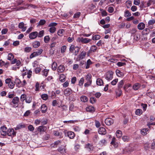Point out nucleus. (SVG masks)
I'll return each instance as SVG.
<instances>
[{
  "label": "nucleus",
  "mask_w": 155,
  "mask_h": 155,
  "mask_svg": "<svg viewBox=\"0 0 155 155\" xmlns=\"http://www.w3.org/2000/svg\"><path fill=\"white\" fill-rule=\"evenodd\" d=\"M118 79H115L113 80L111 82V84L113 85H114L116 84L117 82H118Z\"/></svg>",
  "instance_id": "61"
},
{
  "label": "nucleus",
  "mask_w": 155,
  "mask_h": 155,
  "mask_svg": "<svg viewBox=\"0 0 155 155\" xmlns=\"http://www.w3.org/2000/svg\"><path fill=\"white\" fill-rule=\"evenodd\" d=\"M86 55V52L85 51H83L81 52L80 54L78 55L76 58V61H79L80 60L84 58Z\"/></svg>",
  "instance_id": "4"
},
{
  "label": "nucleus",
  "mask_w": 155,
  "mask_h": 155,
  "mask_svg": "<svg viewBox=\"0 0 155 155\" xmlns=\"http://www.w3.org/2000/svg\"><path fill=\"white\" fill-rule=\"evenodd\" d=\"M56 31L55 27H51L49 29V31L51 33H53Z\"/></svg>",
  "instance_id": "46"
},
{
  "label": "nucleus",
  "mask_w": 155,
  "mask_h": 155,
  "mask_svg": "<svg viewBox=\"0 0 155 155\" xmlns=\"http://www.w3.org/2000/svg\"><path fill=\"white\" fill-rule=\"evenodd\" d=\"M65 70V68L64 65H61L59 66L57 68V71L58 72L61 73L63 72Z\"/></svg>",
  "instance_id": "19"
},
{
  "label": "nucleus",
  "mask_w": 155,
  "mask_h": 155,
  "mask_svg": "<svg viewBox=\"0 0 155 155\" xmlns=\"http://www.w3.org/2000/svg\"><path fill=\"white\" fill-rule=\"evenodd\" d=\"M152 4H155V0H149L147 3V6L149 7Z\"/></svg>",
  "instance_id": "34"
},
{
  "label": "nucleus",
  "mask_w": 155,
  "mask_h": 155,
  "mask_svg": "<svg viewBox=\"0 0 155 155\" xmlns=\"http://www.w3.org/2000/svg\"><path fill=\"white\" fill-rule=\"evenodd\" d=\"M7 134L8 136L13 137L16 135V133L14 132V130L13 129H8L6 133V134Z\"/></svg>",
  "instance_id": "6"
},
{
  "label": "nucleus",
  "mask_w": 155,
  "mask_h": 155,
  "mask_svg": "<svg viewBox=\"0 0 155 155\" xmlns=\"http://www.w3.org/2000/svg\"><path fill=\"white\" fill-rule=\"evenodd\" d=\"M7 127L5 126L1 127V134L3 136H5L6 135L7 132Z\"/></svg>",
  "instance_id": "10"
},
{
  "label": "nucleus",
  "mask_w": 155,
  "mask_h": 155,
  "mask_svg": "<svg viewBox=\"0 0 155 155\" xmlns=\"http://www.w3.org/2000/svg\"><path fill=\"white\" fill-rule=\"evenodd\" d=\"M122 93V92L120 89L118 88L116 91V95L118 97H120Z\"/></svg>",
  "instance_id": "37"
},
{
  "label": "nucleus",
  "mask_w": 155,
  "mask_h": 155,
  "mask_svg": "<svg viewBox=\"0 0 155 155\" xmlns=\"http://www.w3.org/2000/svg\"><path fill=\"white\" fill-rule=\"evenodd\" d=\"M50 40L49 36H45L44 38V41L45 43H48Z\"/></svg>",
  "instance_id": "40"
},
{
  "label": "nucleus",
  "mask_w": 155,
  "mask_h": 155,
  "mask_svg": "<svg viewBox=\"0 0 155 155\" xmlns=\"http://www.w3.org/2000/svg\"><path fill=\"white\" fill-rule=\"evenodd\" d=\"M57 24H58L56 22H52L49 24L48 26L49 27H55Z\"/></svg>",
  "instance_id": "58"
},
{
  "label": "nucleus",
  "mask_w": 155,
  "mask_h": 155,
  "mask_svg": "<svg viewBox=\"0 0 155 155\" xmlns=\"http://www.w3.org/2000/svg\"><path fill=\"white\" fill-rule=\"evenodd\" d=\"M116 135L118 138H120L122 136V133L120 130H117L116 132Z\"/></svg>",
  "instance_id": "30"
},
{
  "label": "nucleus",
  "mask_w": 155,
  "mask_h": 155,
  "mask_svg": "<svg viewBox=\"0 0 155 155\" xmlns=\"http://www.w3.org/2000/svg\"><path fill=\"white\" fill-rule=\"evenodd\" d=\"M47 128L46 127L43 126H40L38 128V131L41 133L45 132Z\"/></svg>",
  "instance_id": "15"
},
{
  "label": "nucleus",
  "mask_w": 155,
  "mask_h": 155,
  "mask_svg": "<svg viewBox=\"0 0 155 155\" xmlns=\"http://www.w3.org/2000/svg\"><path fill=\"white\" fill-rule=\"evenodd\" d=\"M41 98L44 100H46L48 98V96L46 94H42L41 95Z\"/></svg>",
  "instance_id": "47"
},
{
  "label": "nucleus",
  "mask_w": 155,
  "mask_h": 155,
  "mask_svg": "<svg viewBox=\"0 0 155 155\" xmlns=\"http://www.w3.org/2000/svg\"><path fill=\"white\" fill-rule=\"evenodd\" d=\"M25 100L26 103H30L32 101V98L31 97H26Z\"/></svg>",
  "instance_id": "48"
},
{
  "label": "nucleus",
  "mask_w": 155,
  "mask_h": 155,
  "mask_svg": "<svg viewBox=\"0 0 155 155\" xmlns=\"http://www.w3.org/2000/svg\"><path fill=\"white\" fill-rule=\"evenodd\" d=\"M97 52V47L95 45H92L90 49L87 52V56H89L91 54Z\"/></svg>",
  "instance_id": "3"
},
{
  "label": "nucleus",
  "mask_w": 155,
  "mask_h": 155,
  "mask_svg": "<svg viewBox=\"0 0 155 155\" xmlns=\"http://www.w3.org/2000/svg\"><path fill=\"white\" fill-rule=\"evenodd\" d=\"M92 76L90 74H88L86 76V80L87 82L84 84V86L85 87H87L90 85L92 83Z\"/></svg>",
  "instance_id": "1"
},
{
  "label": "nucleus",
  "mask_w": 155,
  "mask_h": 155,
  "mask_svg": "<svg viewBox=\"0 0 155 155\" xmlns=\"http://www.w3.org/2000/svg\"><path fill=\"white\" fill-rule=\"evenodd\" d=\"M61 141L59 140H58L54 142L53 147H57V146L61 144Z\"/></svg>",
  "instance_id": "44"
},
{
  "label": "nucleus",
  "mask_w": 155,
  "mask_h": 155,
  "mask_svg": "<svg viewBox=\"0 0 155 155\" xmlns=\"http://www.w3.org/2000/svg\"><path fill=\"white\" fill-rule=\"evenodd\" d=\"M124 81L122 80L120 81L118 84V87L119 89H120L123 87L124 84Z\"/></svg>",
  "instance_id": "29"
},
{
  "label": "nucleus",
  "mask_w": 155,
  "mask_h": 155,
  "mask_svg": "<svg viewBox=\"0 0 155 155\" xmlns=\"http://www.w3.org/2000/svg\"><path fill=\"white\" fill-rule=\"evenodd\" d=\"M131 14L130 12L128 10H125L124 12V16L126 17H128L130 16Z\"/></svg>",
  "instance_id": "36"
},
{
  "label": "nucleus",
  "mask_w": 155,
  "mask_h": 155,
  "mask_svg": "<svg viewBox=\"0 0 155 155\" xmlns=\"http://www.w3.org/2000/svg\"><path fill=\"white\" fill-rule=\"evenodd\" d=\"M116 73L117 75L119 77H123L124 76L123 73L121 72L119 70L117 69L116 71Z\"/></svg>",
  "instance_id": "21"
},
{
  "label": "nucleus",
  "mask_w": 155,
  "mask_h": 155,
  "mask_svg": "<svg viewBox=\"0 0 155 155\" xmlns=\"http://www.w3.org/2000/svg\"><path fill=\"white\" fill-rule=\"evenodd\" d=\"M100 36L98 35H93L92 37V39L93 40H97L100 38Z\"/></svg>",
  "instance_id": "35"
},
{
  "label": "nucleus",
  "mask_w": 155,
  "mask_h": 155,
  "mask_svg": "<svg viewBox=\"0 0 155 155\" xmlns=\"http://www.w3.org/2000/svg\"><path fill=\"white\" fill-rule=\"evenodd\" d=\"M57 67V64L55 62H54L52 65V69L54 71L56 69Z\"/></svg>",
  "instance_id": "38"
},
{
  "label": "nucleus",
  "mask_w": 155,
  "mask_h": 155,
  "mask_svg": "<svg viewBox=\"0 0 155 155\" xmlns=\"http://www.w3.org/2000/svg\"><path fill=\"white\" fill-rule=\"evenodd\" d=\"M49 71V70L47 69H45L41 71L42 74L43 76L46 77Z\"/></svg>",
  "instance_id": "26"
},
{
  "label": "nucleus",
  "mask_w": 155,
  "mask_h": 155,
  "mask_svg": "<svg viewBox=\"0 0 155 155\" xmlns=\"http://www.w3.org/2000/svg\"><path fill=\"white\" fill-rule=\"evenodd\" d=\"M77 40L79 42H81L84 44H87L89 42L91 41V40L86 38H78Z\"/></svg>",
  "instance_id": "5"
},
{
  "label": "nucleus",
  "mask_w": 155,
  "mask_h": 155,
  "mask_svg": "<svg viewBox=\"0 0 155 155\" xmlns=\"http://www.w3.org/2000/svg\"><path fill=\"white\" fill-rule=\"evenodd\" d=\"M149 130L147 128H143L141 130V133L142 135H145L147 134V132Z\"/></svg>",
  "instance_id": "32"
},
{
  "label": "nucleus",
  "mask_w": 155,
  "mask_h": 155,
  "mask_svg": "<svg viewBox=\"0 0 155 155\" xmlns=\"http://www.w3.org/2000/svg\"><path fill=\"white\" fill-rule=\"evenodd\" d=\"M64 32V30L63 29H59L58 31V35L62 36H63V33Z\"/></svg>",
  "instance_id": "41"
},
{
  "label": "nucleus",
  "mask_w": 155,
  "mask_h": 155,
  "mask_svg": "<svg viewBox=\"0 0 155 155\" xmlns=\"http://www.w3.org/2000/svg\"><path fill=\"white\" fill-rule=\"evenodd\" d=\"M66 49V47L65 45L63 46L61 48V53H64L65 52Z\"/></svg>",
  "instance_id": "64"
},
{
  "label": "nucleus",
  "mask_w": 155,
  "mask_h": 155,
  "mask_svg": "<svg viewBox=\"0 0 155 155\" xmlns=\"http://www.w3.org/2000/svg\"><path fill=\"white\" fill-rule=\"evenodd\" d=\"M58 151L61 153H64L65 152V149L62 147H59L58 149Z\"/></svg>",
  "instance_id": "39"
},
{
  "label": "nucleus",
  "mask_w": 155,
  "mask_h": 155,
  "mask_svg": "<svg viewBox=\"0 0 155 155\" xmlns=\"http://www.w3.org/2000/svg\"><path fill=\"white\" fill-rule=\"evenodd\" d=\"M65 78L66 77L64 74H61L59 77V81L61 82H64L65 81Z\"/></svg>",
  "instance_id": "25"
},
{
  "label": "nucleus",
  "mask_w": 155,
  "mask_h": 155,
  "mask_svg": "<svg viewBox=\"0 0 155 155\" xmlns=\"http://www.w3.org/2000/svg\"><path fill=\"white\" fill-rule=\"evenodd\" d=\"M145 24L143 22L139 23L137 25V28L139 30H142L145 28Z\"/></svg>",
  "instance_id": "17"
},
{
  "label": "nucleus",
  "mask_w": 155,
  "mask_h": 155,
  "mask_svg": "<svg viewBox=\"0 0 155 155\" xmlns=\"http://www.w3.org/2000/svg\"><path fill=\"white\" fill-rule=\"evenodd\" d=\"M141 86L140 84L138 83L134 84L133 86V89L135 91L138 90Z\"/></svg>",
  "instance_id": "20"
},
{
  "label": "nucleus",
  "mask_w": 155,
  "mask_h": 155,
  "mask_svg": "<svg viewBox=\"0 0 155 155\" xmlns=\"http://www.w3.org/2000/svg\"><path fill=\"white\" fill-rule=\"evenodd\" d=\"M86 110L87 111L91 112H93L95 111L94 107L91 106L87 107L86 108Z\"/></svg>",
  "instance_id": "23"
},
{
  "label": "nucleus",
  "mask_w": 155,
  "mask_h": 155,
  "mask_svg": "<svg viewBox=\"0 0 155 155\" xmlns=\"http://www.w3.org/2000/svg\"><path fill=\"white\" fill-rule=\"evenodd\" d=\"M68 136L71 139H73L75 137L74 132L72 131H69L67 132Z\"/></svg>",
  "instance_id": "18"
},
{
  "label": "nucleus",
  "mask_w": 155,
  "mask_h": 155,
  "mask_svg": "<svg viewBox=\"0 0 155 155\" xmlns=\"http://www.w3.org/2000/svg\"><path fill=\"white\" fill-rule=\"evenodd\" d=\"M126 7L127 8H129L132 5V3L130 1H127L126 2Z\"/></svg>",
  "instance_id": "45"
},
{
  "label": "nucleus",
  "mask_w": 155,
  "mask_h": 155,
  "mask_svg": "<svg viewBox=\"0 0 155 155\" xmlns=\"http://www.w3.org/2000/svg\"><path fill=\"white\" fill-rule=\"evenodd\" d=\"M40 45V42L38 41L34 42L33 44V47L35 48H38Z\"/></svg>",
  "instance_id": "28"
},
{
  "label": "nucleus",
  "mask_w": 155,
  "mask_h": 155,
  "mask_svg": "<svg viewBox=\"0 0 155 155\" xmlns=\"http://www.w3.org/2000/svg\"><path fill=\"white\" fill-rule=\"evenodd\" d=\"M53 134L55 136L58 137L59 138H61L62 137V134L61 132H60L58 131L54 130L53 131Z\"/></svg>",
  "instance_id": "13"
},
{
  "label": "nucleus",
  "mask_w": 155,
  "mask_h": 155,
  "mask_svg": "<svg viewBox=\"0 0 155 155\" xmlns=\"http://www.w3.org/2000/svg\"><path fill=\"white\" fill-rule=\"evenodd\" d=\"M14 58V56L12 54L9 53L7 59L8 60L11 61Z\"/></svg>",
  "instance_id": "42"
},
{
  "label": "nucleus",
  "mask_w": 155,
  "mask_h": 155,
  "mask_svg": "<svg viewBox=\"0 0 155 155\" xmlns=\"http://www.w3.org/2000/svg\"><path fill=\"white\" fill-rule=\"evenodd\" d=\"M19 101V99L18 97H14L12 101L13 103L15 105V106L16 107L18 106Z\"/></svg>",
  "instance_id": "9"
},
{
  "label": "nucleus",
  "mask_w": 155,
  "mask_h": 155,
  "mask_svg": "<svg viewBox=\"0 0 155 155\" xmlns=\"http://www.w3.org/2000/svg\"><path fill=\"white\" fill-rule=\"evenodd\" d=\"M41 71V69L40 67L36 68L35 69V72L36 74H38Z\"/></svg>",
  "instance_id": "59"
},
{
  "label": "nucleus",
  "mask_w": 155,
  "mask_h": 155,
  "mask_svg": "<svg viewBox=\"0 0 155 155\" xmlns=\"http://www.w3.org/2000/svg\"><path fill=\"white\" fill-rule=\"evenodd\" d=\"M31 48L30 47H26L25 48V51L26 52H29L31 50Z\"/></svg>",
  "instance_id": "63"
},
{
  "label": "nucleus",
  "mask_w": 155,
  "mask_h": 155,
  "mask_svg": "<svg viewBox=\"0 0 155 155\" xmlns=\"http://www.w3.org/2000/svg\"><path fill=\"white\" fill-rule=\"evenodd\" d=\"M122 139L124 141L128 142L129 140V137L127 136H124L122 137Z\"/></svg>",
  "instance_id": "53"
},
{
  "label": "nucleus",
  "mask_w": 155,
  "mask_h": 155,
  "mask_svg": "<svg viewBox=\"0 0 155 155\" xmlns=\"http://www.w3.org/2000/svg\"><path fill=\"white\" fill-rule=\"evenodd\" d=\"M96 84L97 85L101 86L103 85V82L102 80L100 78H98L96 80Z\"/></svg>",
  "instance_id": "22"
},
{
  "label": "nucleus",
  "mask_w": 155,
  "mask_h": 155,
  "mask_svg": "<svg viewBox=\"0 0 155 155\" xmlns=\"http://www.w3.org/2000/svg\"><path fill=\"white\" fill-rule=\"evenodd\" d=\"M130 147H126L124 150V153H125L126 152L128 153L131 152V150H130Z\"/></svg>",
  "instance_id": "57"
},
{
  "label": "nucleus",
  "mask_w": 155,
  "mask_h": 155,
  "mask_svg": "<svg viewBox=\"0 0 155 155\" xmlns=\"http://www.w3.org/2000/svg\"><path fill=\"white\" fill-rule=\"evenodd\" d=\"M32 72L31 70H29L27 72V77L28 78H30Z\"/></svg>",
  "instance_id": "54"
},
{
  "label": "nucleus",
  "mask_w": 155,
  "mask_h": 155,
  "mask_svg": "<svg viewBox=\"0 0 155 155\" xmlns=\"http://www.w3.org/2000/svg\"><path fill=\"white\" fill-rule=\"evenodd\" d=\"M106 143V141L105 139H103L99 142V144L100 145H105Z\"/></svg>",
  "instance_id": "52"
},
{
  "label": "nucleus",
  "mask_w": 155,
  "mask_h": 155,
  "mask_svg": "<svg viewBox=\"0 0 155 155\" xmlns=\"http://www.w3.org/2000/svg\"><path fill=\"white\" fill-rule=\"evenodd\" d=\"M15 83L18 87H22V85L20 80L18 79H16L15 80Z\"/></svg>",
  "instance_id": "27"
},
{
  "label": "nucleus",
  "mask_w": 155,
  "mask_h": 155,
  "mask_svg": "<svg viewBox=\"0 0 155 155\" xmlns=\"http://www.w3.org/2000/svg\"><path fill=\"white\" fill-rule=\"evenodd\" d=\"M44 30H42L40 31L38 33V36L39 38H41L44 35Z\"/></svg>",
  "instance_id": "56"
},
{
  "label": "nucleus",
  "mask_w": 155,
  "mask_h": 155,
  "mask_svg": "<svg viewBox=\"0 0 155 155\" xmlns=\"http://www.w3.org/2000/svg\"><path fill=\"white\" fill-rule=\"evenodd\" d=\"M141 105L142 107L143 110L145 111L146 110L147 107V104L142 103Z\"/></svg>",
  "instance_id": "62"
},
{
  "label": "nucleus",
  "mask_w": 155,
  "mask_h": 155,
  "mask_svg": "<svg viewBox=\"0 0 155 155\" xmlns=\"http://www.w3.org/2000/svg\"><path fill=\"white\" fill-rule=\"evenodd\" d=\"M75 48V47L73 45H71V46L69 48V51L71 53L73 52Z\"/></svg>",
  "instance_id": "50"
},
{
  "label": "nucleus",
  "mask_w": 155,
  "mask_h": 155,
  "mask_svg": "<svg viewBox=\"0 0 155 155\" xmlns=\"http://www.w3.org/2000/svg\"><path fill=\"white\" fill-rule=\"evenodd\" d=\"M74 50H75L74 55H76L80 51V48L78 47H76Z\"/></svg>",
  "instance_id": "55"
},
{
  "label": "nucleus",
  "mask_w": 155,
  "mask_h": 155,
  "mask_svg": "<svg viewBox=\"0 0 155 155\" xmlns=\"http://www.w3.org/2000/svg\"><path fill=\"white\" fill-rule=\"evenodd\" d=\"M98 132L99 134L103 135H105L106 133L105 129L103 127H100L98 130Z\"/></svg>",
  "instance_id": "12"
},
{
  "label": "nucleus",
  "mask_w": 155,
  "mask_h": 155,
  "mask_svg": "<svg viewBox=\"0 0 155 155\" xmlns=\"http://www.w3.org/2000/svg\"><path fill=\"white\" fill-rule=\"evenodd\" d=\"M46 23V21L44 19H41L39 21L38 25H43Z\"/></svg>",
  "instance_id": "43"
},
{
  "label": "nucleus",
  "mask_w": 155,
  "mask_h": 155,
  "mask_svg": "<svg viewBox=\"0 0 155 155\" xmlns=\"http://www.w3.org/2000/svg\"><path fill=\"white\" fill-rule=\"evenodd\" d=\"M92 64V62L90 59L88 60L87 61L85 68L86 69L89 68L90 67V65H91Z\"/></svg>",
  "instance_id": "24"
},
{
  "label": "nucleus",
  "mask_w": 155,
  "mask_h": 155,
  "mask_svg": "<svg viewBox=\"0 0 155 155\" xmlns=\"http://www.w3.org/2000/svg\"><path fill=\"white\" fill-rule=\"evenodd\" d=\"M39 55L36 51H34L30 55V58H32Z\"/></svg>",
  "instance_id": "33"
},
{
  "label": "nucleus",
  "mask_w": 155,
  "mask_h": 155,
  "mask_svg": "<svg viewBox=\"0 0 155 155\" xmlns=\"http://www.w3.org/2000/svg\"><path fill=\"white\" fill-rule=\"evenodd\" d=\"M81 14V13L80 12H78L74 14V18H78L79 17Z\"/></svg>",
  "instance_id": "49"
},
{
  "label": "nucleus",
  "mask_w": 155,
  "mask_h": 155,
  "mask_svg": "<svg viewBox=\"0 0 155 155\" xmlns=\"http://www.w3.org/2000/svg\"><path fill=\"white\" fill-rule=\"evenodd\" d=\"M142 113V110L140 109H137L135 112L136 114L138 115H140Z\"/></svg>",
  "instance_id": "51"
},
{
  "label": "nucleus",
  "mask_w": 155,
  "mask_h": 155,
  "mask_svg": "<svg viewBox=\"0 0 155 155\" xmlns=\"http://www.w3.org/2000/svg\"><path fill=\"white\" fill-rule=\"evenodd\" d=\"M84 79L83 78H81L79 82V85L80 86H82L84 83Z\"/></svg>",
  "instance_id": "60"
},
{
  "label": "nucleus",
  "mask_w": 155,
  "mask_h": 155,
  "mask_svg": "<svg viewBox=\"0 0 155 155\" xmlns=\"http://www.w3.org/2000/svg\"><path fill=\"white\" fill-rule=\"evenodd\" d=\"M81 101L84 102H85L88 101V99L86 96H82L81 97Z\"/></svg>",
  "instance_id": "31"
},
{
  "label": "nucleus",
  "mask_w": 155,
  "mask_h": 155,
  "mask_svg": "<svg viewBox=\"0 0 155 155\" xmlns=\"http://www.w3.org/2000/svg\"><path fill=\"white\" fill-rule=\"evenodd\" d=\"M47 110V107L45 104H42L41 106V111L43 113H45Z\"/></svg>",
  "instance_id": "16"
},
{
  "label": "nucleus",
  "mask_w": 155,
  "mask_h": 155,
  "mask_svg": "<svg viewBox=\"0 0 155 155\" xmlns=\"http://www.w3.org/2000/svg\"><path fill=\"white\" fill-rule=\"evenodd\" d=\"M38 34L37 31L32 32L29 34V38L31 39H34L37 37Z\"/></svg>",
  "instance_id": "7"
},
{
  "label": "nucleus",
  "mask_w": 155,
  "mask_h": 155,
  "mask_svg": "<svg viewBox=\"0 0 155 155\" xmlns=\"http://www.w3.org/2000/svg\"><path fill=\"white\" fill-rule=\"evenodd\" d=\"M72 93V90L69 88L66 89L64 91V94L66 96H69Z\"/></svg>",
  "instance_id": "11"
},
{
  "label": "nucleus",
  "mask_w": 155,
  "mask_h": 155,
  "mask_svg": "<svg viewBox=\"0 0 155 155\" xmlns=\"http://www.w3.org/2000/svg\"><path fill=\"white\" fill-rule=\"evenodd\" d=\"M114 74V72L111 71H108L106 73L105 75V79L108 81L111 80L113 78Z\"/></svg>",
  "instance_id": "2"
},
{
  "label": "nucleus",
  "mask_w": 155,
  "mask_h": 155,
  "mask_svg": "<svg viewBox=\"0 0 155 155\" xmlns=\"http://www.w3.org/2000/svg\"><path fill=\"white\" fill-rule=\"evenodd\" d=\"M18 28H21L23 31H25L26 29V27L24 26V24L23 22H21L19 23Z\"/></svg>",
  "instance_id": "14"
},
{
  "label": "nucleus",
  "mask_w": 155,
  "mask_h": 155,
  "mask_svg": "<svg viewBox=\"0 0 155 155\" xmlns=\"http://www.w3.org/2000/svg\"><path fill=\"white\" fill-rule=\"evenodd\" d=\"M105 123L107 125H110L113 123L114 120L111 118H107L105 120Z\"/></svg>",
  "instance_id": "8"
}]
</instances>
